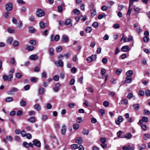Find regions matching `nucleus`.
<instances>
[{
    "instance_id": "f257e3e1",
    "label": "nucleus",
    "mask_w": 150,
    "mask_h": 150,
    "mask_svg": "<svg viewBox=\"0 0 150 150\" xmlns=\"http://www.w3.org/2000/svg\"><path fill=\"white\" fill-rule=\"evenodd\" d=\"M13 75L12 74H9L8 76L4 75L2 77L4 81H11L13 78Z\"/></svg>"
},
{
    "instance_id": "f03ea898",
    "label": "nucleus",
    "mask_w": 150,
    "mask_h": 150,
    "mask_svg": "<svg viewBox=\"0 0 150 150\" xmlns=\"http://www.w3.org/2000/svg\"><path fill=\"white\" fill-rule=\"evenodd\" d=\"M13 8V5L11 3H8L6 4L5 6V9L8 11H11Z\"/></svg>"
},
{
    "instance_id": "7ed1b4c3",
    "label": "nucleus",
    "mask_w": 150,
    "mask_h": 150,
    "mask_svg": "<svg viewBox=\"0 0 150 150\" xmlns=\"http://www.w3.org/2000/svg\"><path fill=\"white\" fill-rule=\"evenodd\" d=\"M36 14L37 17H41L44 16L45 12L43 10L39 8L37 10Z\"/></svg>"
},
{
    "instance_id": "20e7f679",
    "label": "nucleus",
    "mask_w": 150,
    "mask_h": 150,
    "mask_svg": "<svg viewBox=\"0 0 150 150\" xmlns=\"http://www.w3.org/2000/svg\"><path fill=\"white\" fill-rule=\"evenodd\" d=\"M18 89L16 87H13L11 90H10L8 91L7 93L8 95H13L14 94V92H18Z\"/></svg>"
},
{
    "instance_id": "39448f33",
    "label": "nucleus",
    "mask_w": 150,
    "mask_h": 150,
    "mask_svg": "<svg viewBox=\"0 0 150 150\" xmlns=\"http://www.w3.org/2000/svg\"><path fill=\"white\" fill-rule=\"evenodd\" d=\"M33 144L35 146L38 148H39L41 146V143L40 141L37 139H35L33 142Z\"/></svg>"
},
{
    "instance_id": "423d86ee",
    "label": "nucleus",
    "mask_w": 150,
    "mask_h": 150,
    "mask_svg": "<svg viewBox=\"0 0 150 150\" xmlns=\"http://www.w3.org/2000/svg\"><path fill=\"white\" fill-rule=\"evenodd\" d=\"M148 121V118L147 117L145 116L143 117L142 119L139 120V123L142 125L143 124V122H147Z\"/></svg>"
},
{
    "instance_id": "0eeeda50",
    "label": "nucleus",
    "mask_w": 150,
    "mask_h": 150,
    "mask_svg": "<svg viewBox=\"0 0 150 150\" xmlns=\"http://www.w3.org/2000/svg\"><path fill=\"white\" fill-rule=\"evenodd\" d=\"M61 84L59 83H57L55 84V87L53 88L54 92H57L59 90V88L60 87Z\"/></svg>"
},
{
    "instance_id": "6e6552de",
    "label": "nucleus",
    "mask_w": 150,
    "mask_h": 150,
    "mask_svg": "<svg viewBox=\"0 0 150 150\" xmlns=\"http://www.w3.org/2000/svg\"><path fill=\"white\" fill-rule=\"evenodd\" d=\"M123 118L122 116H119L117 120H115V123L117 125H119L123 121Z\"/></svg>"
},
{
    "instance_id": "1a4fd4ad",
    "label": "nucleus",
    "mask_w": 150,
    "mask_h": 150,
    "mask_svg": "<svg viewBox=\"0 0 150 150\" xmlns=\"http://www.w3.org/2000/svg\"><path fill=\"white\" fill-rule=\"evenodd\" d=\"M69 39L68 36L66 35H63L62 36L61 40L63 42L66 43L67 42Z\"/></svg>"
},
{
    "instance_id": "9d476101",
    "label": "nucleus",
    "mask_w": 150,
    "mask_h": 150,
    "mask_svg": "<svg viewBox=\"0 0 150 150\" xmlns=\"http://www.w3.org/2000/svg\"><path fill=\"white\" fill-rule=\"evenodd\" d=\"M133 40V37L131 35H129L127 37H125L124 39L125 42H127Z\"/></svg>"
},
{
    "instance_id": "9b49d317",
    "label": "nucleus",
    "mask_w": 150,
    "mask_h": 150,
    "mask_svg": "<svg viewBox=\"0 0 150 150\" xmlns=\"http://www.w3.org/2000/svg\"><path fill=\"white\" fill-rule=\"evenodd\" d=\"M121 50L124 52L129 51V46L128 45L123 46L121 48Z\"/></svg>"
},
{
    "instance_id": "f8f14e48",
    "label": "nucleus",
    "mask_w": 150,
    "mask_h": 150,
    "mask_svg": "<svg viewBox=\"0 0 150 150\" xmlns=\"http://www.w3.org/2000/svg\"><path fill=\"white\" fill-rule=\"evenodd\" d=\"M132 77L127 76L125 79V82L127 83H131L132 81Z\"/></svg>"
},
{
    "instance_id": "ddd939ff",
    "label": "nucleus",
    "mask_w": 150,
    "mask_h": 150,
    "mask_svg": "<svg viewBox=\"0 0 150 150\" xmlns=\"http://www.w3.org/2000/svg\"><path fill=\"white\" fill-rule=\"evenodd\" d=\"M26 47V49L29 51H32L34 49V47L33 46H30L27 45Z\"/></svg>"
},
{
    "instance_id": "4468645a",
    "label": "nucleus",
    "mask_w": 150,
    "mask_h": 150,
    "mask_svg": "<svg viewBox=\"0 0 150 150\" xmlns=\"http://www.w3.org/2000/svg\"><path fill=\"white\" fill-rule=\"evenodd\" d=\"M40 28L41 29L44 28L46 26H47V23H44L42 21L40 22L39 23Z\"/></svg>"
},
{
    "instance_id": "2eb2a0df",
    "label": "nucleus",
    "mask_w": 150,
    "mask_h": 150,
    "mask_svg": "<svg viewBox=\"0 0 150 150\" xmlns=\"http://www.w3.org/2000/svg\"><path fill=\"white\" fill-rule=\"evenodd\" d=\"M45 92V89L43 87H40L38 90V93L40 94H44Z\"/></svg>"
},
{
    "instance_id": "dca6fc26",
    "label": "nucleus",
    "mask_w": 150,
    "mask_h": 150,
    "mask_svg": "<svg viewBox=\"0 0 150 150\" xmlns=\"http://www.w3.org/2000/svg\"><path fill=\"white\" fill-rule=\"evenodd\" d=\"M29 58L31 60H35L38 59V57L36 54H32L30 56Z\"/></svg>"
},
{
    "instance_id": "f3484780",
    "label": "nucleus",
    "mask_w": 150,
    "mask_h": 150,
    "mask_svg": "<svg viewBox=\"0 0 150 150\" xmlns=\"http://www.w3.org/2000/svg\"><path fill=\"white\" fill-rule=\"evenodd\" d=\"M133 74V71L132 70H129L127 71L126 74L127 75V76L131 77V76Z\"/></svg>"
},
{
    "instance_id": "a211bd4d",
    "label": "nucleus",
    "mask_w": 150,
    "mask_h": 150,
    "mask_svg": "<svg viewBox=\"0 0 150 150\" xmlns=\"http://www.w3.org/2000/svg\"><path fill=\"white\" fill-rule=\"evenodd\" d=\"M66 131V126L64 125L62 127V129L61 130V133L63 135L65 134Z\"/></svg>"
},
{
    "instance_id": "6ab92c4d",
    "label": "nucleus",
    "mask_w": 150,
    "mask_h": 150,
    "mask_svg": "<svg viewBox=\"0 0 150 150\" xmlns=\"http://www.w3.org/2000/svg\"><path fill=\"white\" fill-rule=\"evenodd\" d=\"M28 122L32 123H34L35 122V118L34 117H30L27 120Z\"/></svg>"
},
{
    "instance_id": "aec40b11",
    "label": "nucleus",
    "mask_w": 150,
    "mask_h": 150,
    "mask_svg": "<svg viewBox=\"0 0 150 150\" xmlns=\"http://www.w3.org/2000/svg\"><path fill=\"white\" fill-rule=\"evenodd\" d=\"M83 139L81 137H79L76 140L75 142L79 144H81L83 142Z\"/></svg>"
},
{
    "instance_id": "412c9836",
    "label": "nucleus",
    "mask_w": 150,
    "mask_h": 150,
    "mask_svg": "<svg viewBox=\"0 0 150 150\" xmlns=\"http://www.w3.org/2000/svg\"><path fill=\"white\" fill-rule=\"evenodd\" d=\"M13 100V98L12 97H8L5 99V101L7 102H12Z\"/></svg>"
},
{
    "instance_id": "4be33fe9",
    "label": "nucleus",
    "mask_w": 150,
    "mask_h": 150,
    "mask_svg": "<svg viewBox=\"0 0 150 150\" xmlns=\"http://www.w3.org/2000/svg\"><path fill=\"white\" fill-rule=\"evenodd\" d=\"M20 104L21 106L22 107H24L26 105V103L25 100H22L20 101Z\"/></svg>"
},
{
    "instance_id": "5701e85b",
    "label": "nucleus",
    "mask_w": 150,
    "mask_h": 150,
    "mask_svg": "<svg viewBox=\"0 0 150 150\" xmlns=\"http://www.w3.org/2000/svg\"><path fill=\"white\" fill-rule=\"evenodd\" d=\"M139 105L138 104H135L133 105V107L134 110H137L139 108Z\"/></svg>"
},
{
    "instance_id": "b1692460",
    "label": "nucleus",
    "mask_w": 150,
    "mask_h": 150,
    "mask_svg": "<svg viewBox=\"0 0 150 150\" xmlns=\"http://www.w3.org/2000/svg\"><path fill=\"white\" fill-rule=\"evenodd\" d=\"M90 11L92 16H94L96 14V13L95 9H91Z\"/></svg>"
},
{
    "instance_id": "393cba45",
    "label": "nucleus",
    "mask_w": 150,
    "mask_h": 150,
    "mask_svg": "<svg viewBox=\"0 0 150 150\" xmlns=\"http://www.w3.org/2000/svg\"><path fill=\"white\" fill-rule=\"evenodd\" d=\"M41 108V107L39 104H37L34 106V109L37 111L40 110Z\"/></svg>"
},
{
    "instance_id": "a878e982",
    "label": "nucleus",
    "mask_w": 150,
    "mask_h": 150,
    "mask_svg": "<svg viewBox=\"0 0 150 150\" xmlns=\"http://www.w3.org/2000/svg\"><path fill=\"white\" fill-rule=\"evenodd\" d=\"M13 40V39L11 37H10L7 39L6 42L8 44H11Z\"/></svg>"
},
{
    "instance_id": "bb28decb",
    "label": "nucleus",
    "mask_w": 150,
    "mask_h": 150,
    "mask_svg": "<svg viewBox=\"0 0 150 150\" xmlns=\"http://www.w3.org/2000/svg\"><path fill=\"white\" fill-rule=\"evenodd\" d=\"M121 103L122 104L126 105L128 103V100L126 99H123L121 100Z\"/></svg>"
},
{
    "instance_id": "cd10ccee",
    "label": "nucleus",
    "mask_w": 150,
    "mask_h": 150,
    "mask_svg": "<svg viewBox=\"0 0 150 150\" xmlns=\"http://www.w3.org/2000/svg\"><path fill=\"white\" fill-rule=\"evenodd\" d=\"M62 50V48L61 46L59 45L56 48V51L58 52H61Z\"/></svg>"
},
{
    "instance_id": "c85d7f7f",
    "label": "nucleus",
    "mask_w": 150,
    "mask_h": 150,
    "mask_svg": "<svg viewBox=\"0 0 150 150\" xmlns=\"http://www.w3.org/2000/svg\"><path fill=\"white\" fill-rule=\"evenodd\" d=\"M150 138V135L148 133H146L144 135V138L145 140H146L149 139Z\"/></svg>"
},
{
    "instance_id": "c756f323",
    "label": "nucleus",
    "mask_w": 150,
    "mask_h": 150,
    "mask_svg": "<svg viewBox=\"0 0 150 150\" xmlns=\"http://www.w3.org/2000/svg\"><path fill=\"white\" fill-rule=\"evenodd\" d=\"M4 17L8 19L10 17V13L8 11H6L4 14Z\"/></svg>"
},
{
    "instance_id": "7c9ffc66",
    "label": "nucleus",
    "mask_w": 150,
    "mask_h": 150,
    "mask_svg": "<svg viewBox=\"0 0 150 150\" xmlns=\"http://www.w3.org/2000/svg\"><path fill=\"white\" fill-rule=\"evenodd\" d=\"M19 44V42L17 40H14L13 43V46L15 47H18Z\"/></svg>"
},
{
    "instance_id": "2f4dec72",
    "label": "nucleus",
    "mask_w": 150,
    "mask_h": 150,
    "mask_svg": "<svg viewBox=\"0 0 150 150\" xmlns=\"http://www.w3.org/2000/svg\"><path fill=\"white\" fill-rule=\"evenodd\" d=\"M146 146L145 144H143L140 146H139L138 148V149L139 150H142L145 148Z\"/></svg>"
},
{
    "instance_id": "473e14b6",
    "label": "nucleus",
    "mask_w": 150,
    "mask_h": 150,
    "mask_svg": "<svg viewBox=\"0 0 150 150\" xmlns=\"http://www.w3.org/2000/svg\"><path fill=\"white\" fill-rule=\"evenodd\" d=\"M92 30L91 28L90 27H87L85 29V31L86 33H90Z\"/></svg>"
},
{
    "instance_id": "72a5a7b5",
    "label": "nucleus",
    "mask_w": 150,
    "mask_h": 150,
    "mask_svg": "<svg viewBox=\"0 0 150 150\" xmlns=\"http://www.w3.org/2000/svg\"><path fill=\"white\" fill-rule=\"evenodd\" d=\"M80 12L79 10L76 8L74 10V13L76 15H79L80 14Z\"/></svg>"
},
{
    "instance_id": "f704fd0d",
    "label": "nucleus",
    "mask_w": 150,
    "mask_h": 150,
    "mask_svg": "<svg viewBox=\"0 0 150 150\" xmlns=\"http://www.w3.org/2000/svg\"><path fill=\"white\" fill-rule=\"evenodd\" d=\"M30 32L32 33H35V29L33 27H31L29 28Z\"/></svg>"
},
{
    "instance_id": "c9c22d12",
    "label": "nucleus",
    "mask_w": 150,
    "mask_h": 150,
    "mask_svg": "<svg viewBox=\"0 0 150 150\" xmlns=\"http://www.w3.org/2000/svg\"><path fill=\"white\" fill-rule=\"evenodd\" d=\"M79 125L77 123L74 124L73 125V129L75 130L79 128Z\"/></svg>"
},
{
    "instance_id": "e433bc0d",
    "label": "nucleus",
    "mask_w": 150,
    "mask_h": 150,
    "mask_svg": "<svg viewBox=\"0 0 150 150\" xmlns=\"http://www.w3.org/2000/svg\"><path fill=\"white\" fill-rule=\"evenodd\" d=\"M22 76L20 72L17 73L16 74V77L18 79L21 78L22 77Z\"/></svg>"
},
{
    "instance_id": "4c0bfd02",
    "label": "nucleus",
    "mask_w": 150,
    "mask_h": 150,
    "mask_svg": "<svg viewBox=\"0 0 150 150\" xmlns=\"http://www.w3.org/2000/svg\"><path fill=\"white\" fill-rule=\"evenodd\" d=\"M7 30L10 33H13L14 32V30L11 28H8L7 29Z\"/></svg>"
},
{
    "instance_id": "58836bf2",
    "label": "nucleus",
    "mask_w": 150,
    "mask_h": 150,
    "mask_svg": "<svg viewBox=\"0 0 150 150\" xmlns=\"http://www.w3.org/2000/svg\"><path fill=\"white\" fill-rule=\"evenodd\" d=\"M149 40V37L144 36V37L143 39V41L145 42H148Z\"/></svg>"
},
{
    "instance_id": "ea45409f",
    "label": "nucleus",
    "mask_w": 150,
    "mask_h": 150,
    "mask_svg": "<svg viewBox=\"0 0 150 150\" xmlns=\"http://www.w3.org/2000/svg\"><path fill=\"white\" fill-rule=\"evenodd\" d=\"M77 71V69L75 67H72L71 69V71L74 74Z\"/></svg>"
},
{
    "instance_id": "a19ab883",
    "label": "nucleus",
    "mask_w": 150,
    "mask_h": 150,
    "mask_svg": "<svg viewBox=\"0 0 150 150\" xmlns=\"http://www.w3.org/2000/svg\"><path fill=\"white\" fill-rule=\"evenodd\" d=\"M134 11L137 13H139L141 10V9L139 7L134 6Z\"/></svg>"
},
{
    "instance_id": "79ce46f5",
    "label": "nucleus",
    "mask_w": 150,
    "mask_h": 150,
    "mask_svg": "<svg viewBox=\"0 0 150 150\" xmlns=\"http://www.w3.org/2000/svg\"><path fill=\"white\" fill-rule=\"evenodd\" d=\"M71 147L73 149H76L78 147V146L76 144H73L71 146Z\"/></svg>"
},
{
    "instance_id": "37998d69",
    "label": "nucleus",
    "mask_w": 150,
    "mask_h": 150,
    "mask_svg": "<svg viewBox=\"0 0 150 150\" xmlns=\"http://www.w3.org/2000/svg\"><path fill=\"white\" fill-rule=\"evenodd\" d=\"M49 52L50 54L52 55L54 54V49L53 48L51 47L49 49Z\"/></svg>"
},
{
    "instance_id": "c03bdc74",
    "label": "nucleus",
    "mask_w": 150,
    "mask_h": 150,
    "mask_svg": "<svg viewBox=\"0 0 150 150\" xmlns=\"http://www.w3.org/2000/svg\"><path fill=\"white\" fill-rule=\"evenodd\" d=\"M41 76L42 78H45L47 77V74L46 72L44 71L42 73Z\"/></svg>"
},
{
    "instance_id": "a18cd8bd",
    "label": "nucleus",
    "mask_w": 150,
    "mask_h": 150,
    "mask_svg": "<svg viewBox=\"0 0 150 150\" xmlns=\"http://www.w3.org/2000/svg\"><path fill=\"white\" fill-rule=\"evenodd\" d=\"M48 116L47 115H43L42 116L41 119L43 121H45L48 118Z\"/></svg>"
},
{
    "instance_id": "49530a36",
    "label": "nucleus",
    "mask_w": 150,
    "mask_h": 150,
    "mask_svg": "<svg viewBox=\"0 0 150 150\" xmlns=\"http://www.w3.org/2000/svg\"><path fill=\"white\" fill-rule=\"evenodd\" d=\"M132 135L130 133L127 134L125 135V137L127 139H130L132 137Z\"/></svg>"
},
{
    "instance_id": "de8ad7c7",
    "label": "nucleus",
    "mask_w": 150,
    "mask_h": 150,
    "mask_svg": "<svg viewBox=\"0 0 150 150\" xmlns=\"http://www.w3.org/2000/svg\"><path fill=\"white\" fill-rule=\"evenodd\" d=\"M58 66L61 67H62L63 66V62L60 60L58 61Z\"/></svg>"
},
{
    "instance_id": "09e8293b",
    "label": "nucleus",
    "mask_w": 150,
    "mask_h": 150,
    "mask_svg": "<svg viewBox=\"0 0 150 150\" xmlns=\"http://www.w3.org/2000/svg\"><path fill=\"white\" fill-rule=\"evenodd\" d=\"M122 71V69H118L116 71V74L117 75H120Z\"/></svg>"
},
{
    "instance_id": "8fccbe9b",
    "label": "nucleus",
    "mask_w": 150,
    "mask_h": 150,
    "mask_svg": "<svg viewBox=\"0 0 150 150\" xmlns=\"http://www.w3.org/2000/svg\"><path fill=\"white\" fill-rule=\"evenodd\" d=\"M131 5H130V4H129V8L127 13V15H129V16L130 15L131 11L132 10V8H130Z\"/></svg>"
},
{
    "instance_id": "3c124183",
    "label": "nucleus",
    "mask_w": 150,
    "mask_h": 150,
    "mask_svg": "<svg viewBox=\"0 0 150 150\" xmlns=\"http://www.w3.org/2000/svg\"><path fill=\"white\" fill-rule=\"evenodd\" d=\"M144 91L142 90H140L139 92V94L141 96H143L144 95Z\"/></svg>"
},
{
    "instance_id": "603ef678",
    "label": "nucleus",
    "mask_w": 150,
    "mask_h": 150,
    "mask_svg": "<svg viewBox=\"0 0 150 150\" xmlns=\"http://www.w3.org/2000/svg\"><path fill=\"white\" fill-rule=\"evenodd\" d=\"M71 21L70 19H68L65 22V24L66 25H68L70 24Z\"/></svg>"
},
{
    "instance_id": "864d4df0",
    "label": "nucleus",
    "mask_w": 150,
    "mask_h": 150,
    "mask_svg": "<svg viewBox=\"0 0 150 150\" xmlns=\"http://www.w3.org/2000/svg\"><path fill=\"white\" fill-rule=\"evenodd\" d=\"M59 77L58 75H55L53 77V79L56 81H58L59 79Z\"/></svg>"
},
{
    "instance_id": "5fc2aeb1",
    "label": "nucleus",
    "mask_w": 150,
    "mask_h": 150,
    "mask_svg": "<svg viewBox=\"0 0 150 150\" xmlns=\"http://www.w3.org/2000/svg\"><path fill=\"white\" fill-rule=\"evenodd\" d=\"M59 39L60 36L58 35H55L54 37V41H57L59 40Z\"/></svg>"
},
{
    "instance_id": "6e6d98bb",
    "label": "nucleus",
    "mask_w": 150,
    "mask_h": 150,
    "mask_svg": "<svg viewBox=\"0 0 150 150\" xmlns=\"http://www.w3.org/2000/svg\"><path fill=\"white\" fill-rule=\"evenodd\" d=\"M92 26L95 28H97L98 26V23L97 22H94L92 24Z\"/></svg>"
},
{
    "instance_id": "4d7b16f0",
    "label": "nucleus",
    "mask_w": 150,
    "mask_h": 150,
    "mask_svg": "<svg viewBox=\"0 0 150 150\" xmlns=\"http://www.w3.org/2000/svg\"><path fill=\"white\" fill-rule=\"evenodd\" d=\"M109 102L107 101H104V106L105 107H107L109 106Z\"/></svg>"
},
{
    "instance_id": "13d9d810",
    "label": "nucleus",
    "mask_w": 150,
    "mask_h": 150,
    "mask_svg": "<svg viewBox=\"0 0 150 150\" xmlns=\"http://www.w3.org/2000/svg\"><path fill=\"white\" fill-rule=\"evenodd\" d=\"M21 133L23 137H25L26 136V132L24 130H23L21 132Z\"/></svg>"
},
{
    "instance_id": "bf43d9fd",
    "label": "nucleus",
    "mask_w": 150,
    "mask_h": 150,
    "mask_svg": "<svg viewBox=\"0 0 150 150\" xmlns=\"http://www.w3.org/2000/svg\"><path fill=\"white\" fill-rule=\"evenodd\" d=\"M52 105L50 103H48L46 105V108L47 109H50L52 108Z\"/></svg>"
},
{
    "instance_id": "052dcab7",
    "label": "nucleus",
    "mask_w": 150,
    "mask_h": 150,
    "mask_svg": "<svg viewBox=\"0 0 150 150\" xmlns=\"http://www.w3.org/2000/svg\"><path fill=\"white\" fill-rule=\"evenodd\" d=\"M89 131L88 130H83V134L85 135H87L88 134Z\"/></svg>"
},
{
    "instance_id": "680f3d73",
    "label": "nucleus",
    "mask_w": 150,
    "mask_h": 150,
    "mask_svg": "<svg viewBox=\"0 0 150 150\" xmlns=\"http://www.w3.org/2000/svg\"><path fill=\"white\" fill-rule=\"evenodd\" d=\"M145 95L147 97L150 96V90H147L145 91Z\"/></svg>"
},
{
    "instance_id": "e2e57ef3",
    "label": "nucleus",
    "mask_w": 150,
    "mask_h": 150,
    "mask_svg": "<svg viewBox=\"0 0 150 150\" xmlns=\"http://www.w3.org/2000/svg\"><path fill=\"white\" fill-rule=\"evenodd\" d=\"M81 19L83 21H85L86 20V16L85 15H82L81 16Z\"/></svg>"
},
{
    "instance_id": "0e129e2a",
    "label": "nucleus",
    "mask_w": 150,
    "mask_h": 150,
    "mask_svg": "<svg viewBox=\"0 0 150 150\" xmlns=\"http://www.w3.org/2000/svg\"><path fill=\"white\" fill-rule=\"evenodd\" d=\"M23 23L21 22H19L17 25V27L18 28H21L22 27Z\"/></svg>"
},
{
    "instance_id": "69168bd1",
    "label": "nucleus",
    "mask_w": 150,
    "mask_h": 150,
    "mask_svg": "<svg viewBox=\"0 0 150 150\" xmlns=\"http://www.w3.org/2000/svg\"><path fill=\"white\" fill-rule=\"evenodd\" d=\"M133 96L132 93H129L128 94L127 96V98L128 99H130L133 97Z\"/></svg>"
},
{
    "instance_id": "338daca9",
    "label": "nucleus",
    "mask_w": 150,
    "mask_h": 150,
    "mask_svg": "<svg viewBox=\"0 0 150 150\" xmlns=\"http://www.w3.org/2000/svg\"><path fill=\"white\" fill-rule=\"evenodd\" d=\"M30 43L31 45H34L36 44V41L35 40H31L30 41Z\"/></svg>"
},
{
    "instance_id": "774afa93",
    "label": "nucleus",
    "mask_w": 150,
    "mask_h": 150,
    "mask_svg": "<svg viewBox=\"0 0 150 150\" xmlns=\"http://www.w3.org/2000/svg\"><path fill=\"white\" fill-rule=\"evenodd\" d=\"M75 106V104L74 103H69L68 105V106L71 108H73Z\"/></svg>"
}]
</instances>
